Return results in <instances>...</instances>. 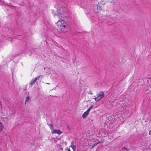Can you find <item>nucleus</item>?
<instances>
[{"instance_id":"nucleus-18","label":"nucleus","mask_w":151,"mask_h":151,"mask_svg":"<svg viewBox=\"0 0 151 151\" xmlns=\"http://www.w3.org/2000/svg\"><path fill=\"white\" fill-rule=\"evenodd\" d=\"M93 107V106L92 105L89 108V109H90L91 110L92 108Z\"/></svg>"},{"instance_id":"nucleus-6","label":"nucleus","mask_w":151,"mask_h":151,"mask_svg":"<svg viewBox=\"0 0 151 151\" xmlns=\"http://www.w3.org/2000/svg\"><path fill=\"white\" fill-rule=\"evenodd\" d=\"M55 17L56 19H58V18H59V19H61L64 17V15H62L60 14L59 15L58 14H55Z\"/></svg>"},{"instance_id":"nucleus-23","label":"nucleus","mask_w":151,"mask_h":151,"mask_svg":"<svg viewBox=\"0 0 151 151\" xmlns=\"http://www.w3.org/2000/svg\"><path fill=\"white\" fill-rule=\"evenodd\" d=\"M67 127L68 128V127H69L68 126Z\"/></svg>"},{"instance_id":"nucleus-9","label":"nucleus","mask_w":151,"mask_h":151,"mask_svg":"<svg viewBox=\"0 0 151 151\" xmlns=\"http://www.w3.org/2000/svg\"><path fill=\"white\" fill-rule=\"evenodd\" d=\"M36 79H32V80L31 83H30V84L31 86L34 83H35L36 81Z\"/></svg>"},{"instance_id":"nucleus-11","label":"nucleus","mask_w":151,"mask_h":151,"mask_svg":"<svg viewBox=\"0 0 151 151\" xmlns=\"http://www.w3.org/2000/svg\"><path fill=\"white\" fill-rule=\"evenodd\" d=\"M100 143H101V142L99 141V142H96V143H94L92 146V148H93L95 146L98 144H99Z\"/></svg>"},{"instance_id":"nucleus-19","label":"nucleus","mask_w":151,"mask_h":151,"mask_svg":"<svg viewBox=\"0 0 151 151\" xmlns=\"http://www.w3.org/2000/svg\"><path fill=\"white\" fill-rule=\"evenodd\" d=\"M66 151H70L69 148H67L66 149Z\"/></svg>"},{"instance_id":"nucleus-20","label":"nucleus","mask_w":151,"mask_h":151,"mask_svg":"<svg viewBox=\"0 0 151 151\" xmlns=\"http://www.w3.org/2000/svg\"><path fill=\"white\" fill-rule=\"evenodd\" d=\"M149 135H151V131H150L149 132Z\"/></svg>"},{"instance_id":"nucleus-15","label":"nucleus","mask_w":151,"mask_h":151,"mask_svg":"<svg viewBox=\"0 0 151 151\" xmlns=\"http://www.w3.org/2000/svg\"><path fill=\"white\" fill-rule=\"evenodd\" d=\"M40 77V76H38L36 78H35V79H36V80H39V79Z\"/></svg>"},{"instance_id":"nucleus-4","label":"nucleus","mask_w":151,"mask_h":151,"mask_svg":"<svg viewBox=\"0 0 151 151\" xmlns=\"http://www.w3.org/2000/svg\"><path fill=\"white\" fill-rule=\"evenodd\" d=\"M62 132L59 129H53V131L52 132V134L57 133L58 134H62Z\"/></svg>"},{"instance_id":"nucleus-3","label":"nucleus","mask_w":151,"mask_h":151,"mask_svg":"<svg viewBox=\"0 0 151 151\" xmlns=\"http://www.w3.org/2000/svg\"><path fill=\"white\" fill-rule=\"evenodd\" d=\"M110 15H109V12L107 11L104 12V14L103 16V19H106L107 18H109Z\"/></svg>"},{"instance_id":"nucleus-2","label":"nucleus","mask_w":151,"mask_h":151,"mask_svg":"<svg viewBox=\"0 0 151 151\" xmlns=\"http://www.w3.org/2000/svg\"><path fill=\"white\" fill-rule=\"evenodd\" d=\"M65 8L63 7H60V8H59L58 9L57 11V14H58L59 15L60 14L62 15H64L63 14V13H64V12L65 11Z\"/></svg>"},{"instance_id":"nucleus-22","label":"nucleus","mask_w":151,"mask_h":151,"mask_svg":"<svg viewBox=\"0 0 151 151\" xmlns=\"http://www.w3.org/2000/svg\"><path fill=\"white\" fill-rule=\"evenodd\" d=\"M46 84H50V83H46Z\"/></svg>"},{"instance_id":"nucleus-10","label":"nucleus","mask_w":151,"mask_h":151,"mask_svg":"<svg viewBox=\"0 0 151 151\" xmlns=\"http://www.w3.org/2000/svg\"><path fill=\"white\" fill-rule=\"evenodd\" d=\"M47 124L48 125V126L49 127L50 129H51V130H53V129H54L53 127L52 124H48V123H47Z\"/></svg>"},{"instance_id":"nucleus-5","label":"nucleus","mask_w":151,"mask_h":151,"mask_svg":"<svg viewBox=\"0 0 151 151\" xmlns=\"http://www.w3.org/2000/svg\"><path fill=\"white\" fill-rule=\"evenodd\" d=\"M104 96V92L102 91L100 92L98 95V96L101 99Z\"/></svg>"},{"instance_id":"nucleus-12","label":"nucleus","mask_w":151,"mask_h":151,"mask_svg":"<svg viewBox=\"0 0 151 151\" xmlns=\"http://www.w3.org/2000/svg\"><path fill=\"white\" fill-rule=\"evenodd\" d=\"M72 148L73 150V151H75L76 150V146L75 145H72L70 146Z\"/></svg>"},{"instance_id":"nucleus-7","label":"nucleus","mask_w":151,"mask_h":151,"mask_svg":"<svg viewBox=\"0 0 151 151\" xmlns=\"http://www.w3.org/2000/svg\"><path fill=\"white\" fill-rule=\"evenodd\" d=\"M88 114L89 113H88L86 111L82 115V116L84 119H85Z\"/></svg>"},{"instance_id":"nucleus-16","label":"nucleus","mask_w":151,"mask_h":151,"mask_svg":"<svg viewBox=\"0 0 151 151\" xmlns=\"http://www.w3.org/2000/svg\"><path fill=\"white\" fill-rule=\"evenodd\" d=\"M91 109H89V108L87 110V111H86V112H87L88 113H89V112L90 111Z\"/></svg>"},{"instance_id":"nucleus-17","label":"nucleus","mask_w":151,"mask_h":151,"mask_svg":"<svg viewBox=\"0 0 151 151\" xmlns=\"http://www.w3.org/2000/svg\"><path fill=\"white\" fill-rule=\"evenodd\" d=\"M89 94H93L92 92L91 91H89Z\"/></svg>"},{"instance_id":"nucleus-21","label":"nucleus","mask_w":151,"mask_h":151,"mask_svg":"<svg viewBox=\"0 0 151 151\" xmlns=\"http://www.w3.org/2000/svg\"><path fill=\"white\" fill-rule=\"evenodd\" d=\"M40 77L41 78H42V76H43L42 75H40Z\"/></svg>"},{"instance_id":"nucleus-14","label":"nucleus","mask_w":151,"mask_h":151,"mask_svg":"<svg viewBox=\"0 0 151 151\" xmlns=\"http://www.w3.org/2000/svg\"><path fill=\"white\" fill-rule=\"evenodd\" d=\"M95 99V100L96 101H99L100 99L99 98V97L97 96V97H96L94 98Z\"/></svg>"},{"instance_id":"nucleus-13","label":"nucleus","mask_w":151,"mask_h":151,"mask_svg":"<svg viewBox=\"0 0 151 151\" xmlns=\"http://www.w3.org/2000/svg\"><path fill=\"white\" fill-rule=\"evenodd\" d=\"M29 96H27L26 97V99L25 102V104H26V103L27 102H29Z\"/></svg>"},{"instance_id":"nucleus-1","label":"nucleus","mask_w":151,"mask_h":151,"mask_svg":"<svg viewBox=\"0 0 151 151\" xmlns=\"http://www.w3.org/2000/svg\"><path fill=\"white\" fill-rule=\"evenodd\" d=\"M57 25L59 31L65 33L67 32L66 28L67 23L63 20H58L56 23Z\"/></svg>"},{"instance_id":"nucleus-8","label":"nucleus","mask_w":151,"mask_h":151,"mask_svg":"<svg viewBox=\"0 0 151 151\" xmlns=\"http://www.w3.org/2000/svg\"><path fill=\"white\" fill-rule=\"evenodd\" d=\"M4 128V126L3 124L0 122V131H2Z\"/></svg>"}]
</instances>
